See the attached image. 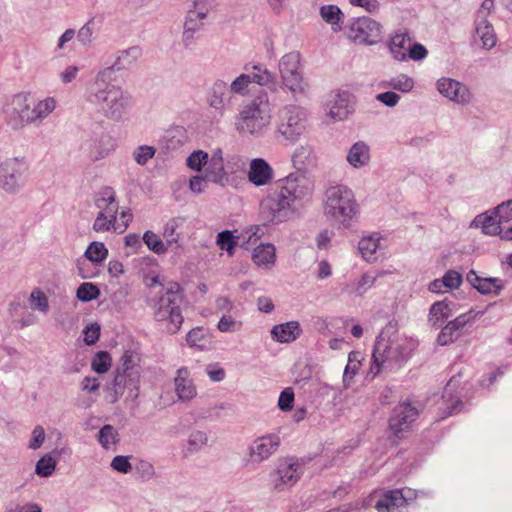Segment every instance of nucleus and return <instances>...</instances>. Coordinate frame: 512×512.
Segmentation results:
<instances>
[{"mask_svg": "<svg viewBox=\"0 0 512 512\" xmlns=\"http://www.w3.org/2000/svg\"><path fill=\"white\" fill-rule=\"evenodd\" d=\"M225 175L224 160L222 151H215L211 158L208 157V163L205 166L204 176L206 180L219 183L223 180Z\"/></svg>", "mask_w": 512, "mask_h": 512, "instance_id": "24", "label": "nucleus"}, {"mask_svg": "<svg viewBox=\"0 0 512 512\" xmlns=\"http://www.w3.org/2000/svg\"><path fill=\"white\" fill-rule=\"evenodd\" d=\"M322 19L333 26L335 31L340 30V22L343 19V13L336 5H324L320 8Z\"/></svg>", "mask_w": 512, "mask_h": 512, "instance_id": "36", "label": "nucleus"}, {"mask_svg": "<svg viewBox=\"0 0 512 512\" xmlns=\"http://www.w3.org/2000/svg\"><path fill=\"white\" fill-rule=\"evenodd\" d=\"M141 358L132 350L124 351L120 359V366L115 370L113 386L116 394L122 395L125 389L129 390V397L135 399L139 394L141 377Z\"/></svg>", "mask_w": 512, "mask_h": 512, "instance_id": "7", "label": "nucleus"}, {"mask_svg": "<svg viewBox=\"0 0 512 512\" xmlns=\"http://www.w3.org/2000/svg\"><path fill=\"white\" fill-rule=\"evenodd\" d=\"M217 244L221 250H226L228 254L231 256L233 254L237 242L233 234L230 231L225 230L218 234Z\"/></svg>", "mask_w": 512, "mask_h": 512, "instance_id": "48", "label": "nucleus"}, {"mask_svg": "<svg viewBox=\"0 0 512 512\" xmlns=\"http://www.w3.org/2000/svg\"><path fill=\"white\" fill-rule=\"evenodd\" d=\"M95 204L100 211L93 223V229L96 232L115 231L119 208L115 191L111 187L102 188L95 199Z\"/></svg>", "mask_w": 512, "mask_h": 512, "instance_id": "8", "label": "nucleus"}, {"mask_svg": "<svg viewBox=\"0 0 512 512\" xmlns=\"http://www.w3.org/2000/svg\"><path fill=\"white\" fill-rule=\"evenodd\" d=\"M376 99L388 107H394L399 102L400 96L395 92L388 91L378 94Z\"/></svg>", "mask_w": 512, "mask_h": 512, "instance_id": "61", "label": "nucleus"}, {"mask_svg": "<svg viewBox=\"0 0 512 512\" xmlns=\"http://www.w3.org/2000/svg\"><path fill=\"white\" fill-rule=\"evenodd\" d=\"M417 416L418 410L410 403L404 402L397 405L389 419V429L393 436L397 439L403 438Z\"/></svg>", "mask_w": 512, "mask_h": 512, "instance_id": "13", "label": "nucleus"}, {"mask_svg": "<svg viewBox=\"0 0 512 512\" xmlns=\"http://www.w3.org/2000/svg\"><path fill=\"white\" fill-rule=\"evenodd\" d=\"M56 108L53 97L36 101L30 93L19 92L9 97L2 107L7 124L13 129L39 125Z\"/></svg>", "mask_w": 512, "mask_h": 512, "instance_id": "1", "label": "nucleus"}, {"mask_svg": "<svg viewBox=\"0 0 512 512\" xmlns=\"http://www.w3.org/2000/svg\"><path fill=\"white\" fill-rule=\"evenodd\" d=\"M181 303L180 286L178 283H173L160 296L155 306V320L163 323L170 334L177 333L183 324L184 317L181 311Z\"/></svg>", "mask_w": 512, "mask_h": 512, "instance_id": "6", "label": "nucleus"}, {"mask_svg": "<svg viewBox=\"0 0 512 512\" xmlns=\"http://www.w3.org/2000/svg\"><path fill=\"white\" fill-rule=\"evenodd\" d=\"M494 214H497L499 221L504 225L512 220V200H508L501 205H498L494 210Z\"/></svg>", "mask_w": 512, "mask_h": 512, "instance_id": "51", "label": "nucleus"}, {"mask_svg": "<svg viewBox=\"0 0 512 512\" xmlns=\"http://www.w3.org/2000/svg\"><path fill=\"white\" fill-rule=\"evenodd\" d=\"M273 179L272 167L262 158L251 160L248 180L255 186L267 185Z\"/></svg>", "mask_w": 512, "mask_h": 512, "instance_id": "19", "label": "nucleus"}, {"mask_svg": "<svg viewBox=\"0 0 512 512\" xmlns=\"http://www.w3.org/2000/svg\"><path fill=\"white\" fill-rule=\"evenodd\" d=\"M186 341L192 348L195 347L199 350H206L211 345V336L203 327H196L188 332Z\"/></svg>", "mask_w": 512, "mask_h": 512, "instance_id": "32", "label": "nucleus"}, {"mask_svg": "<svg viewBox=\"0 0 512 512\" xmlns=\"http://www.w3.org/2000/svg\"><path fill=\"white\" fill-rule=\"evenodd\" d=\"M84 334V341L87 345H93L95 344L100 336V326L96 323H92L83 331Z\"/></svg>", "mask_w": 512, "mask_h": 512, "instance_id": "54", "label": "nucleus"}, {"mask_svg": "<svg viewBox=\"0 0 512 512\" xmlns=\"http://www.w3.org/2000/svg\"><path fill=\"white\" fill-rule=\"evenodd\" d=\"M99 387H100V383H99L98 378H96V377H85L81 381V388H82V390H84L86 392H89V393L95 392L99 389Z\"/></svg>", "mask_w": 512, "mask_h": 512, "instance_id": "63", "label": "nucleus"}, {"mask_svg": "<svg viewBox=\"0 0 512 512\" xmlns=\"http://www.w3.org/2000/svg\"><path fill=\"white\" fill-rule=\"evenodd\" d=\"M112 359L108 352H98L91 362V368L98 374H103L111 368Z\"/></svg>", "mask_w": 512, "mask_h": 512, "instance_id": "41", "label": "nucleus"}, {"mask_svg": "<svg viewBox=\"0 0 512 512\" xmlns=\"http://www.w3.org/2000/svg\"><path fill=\"white\" fill-rule=\"evenodd\" d=\"M473 319L471 313H463L456 317L454 320L450 321L449 324L453 325V327L461 333V330Z\"/></svg>", "mask_w": 512, "mask_h": 512, "instance_id": "62", "label": "nucleus"}, {"mask_svg": "<svg viewBox=\"0 0 512 512\" xmlns=\"http://www.w3.org/2000/svg\"><path fill=\"white\" fill-rule=\"evenodd\" d=\"M443 280L446 288L456 289L462 283V276L455 270H449L444 274Z\"/></svg>", "mask_w": 512, "mask_h": 512, "instance_id": "55", "label": "nucleus"}, {"mask_svg": "<svg viewBox=\"0 0 512 512\" xmlns=\"http://www.w3.org/2000/svg\"><path fill=\"white\" fill-rule=\"evenodd\" d=\"M411 37L407 32L396 33L390 40V51L398 61L407 59V52L411 45Z\"/></svg>", "mask_w": 512, "mask_h": 512, "instance_id": "25", "label": "nucleus"}, {"mask_svg": "<svg viewBox=\"0 0 512 512\" xmlns=\"http://www.w3.org/2000/svg\"><path fill=\"white\" fill-rule=\"evenodd\" d=\"M370 160L369 147L364 142L355 143L349 150L347 161L355 168L368 164Z\"/></svg>", "mask_w": 512, "mask_h": 512, "instance_id": "29", "label": "nucleus"}, {"mask_svg": "<svg viewBox=\"0 0 512 512\" xmlns=\"http://www.w3.org/2000/svg\"><path fill=\"white\" fill-rule=\"evenodd\" d=\"M143 242L149 250L157 255H163L167 252L168 246L165 242L153 231L147 230L143 235Z\"/></svg>", "mask_w": 512, "mask_h": 512, "instance_id": "37", "label": "nucleus"}, {"mask_svg": "<svg viewBox=\"0 0 512 512\" xmlns=\"http://www.w3.org/2000/svg\"><path fill=\"white\" fill-rule=\"evenodd\" d=\"M468 281L482 294H498L502 288L501 281L497 278H480L475 272L471 271L467 275Z\"/></svg>", "mask_w": 512, "mask_h": 512, "instance_id": "26", "label": "nucleus"}, {"mask_svg": "<svg viewBox=\"0 0 512 512\" xmlns=\"http://www.w3.org/2000/svg\"><path fill=\"white\" fill-rule=\"evenodd\" d=\"M207 436L204 432L201 431H195L190 435L189 438V445L190 449L197 450L201 446L205 445L207 443Z\"/></svg>", "mask_w": 512, "mask_h": 512, "instance_id": "60", "label": "nucleus"}, {"mask_svg": "<svg viewBox=\"0 0 512 512\" xmlns=\"http://www.w3.org/2000/svg\"><path fill=\"white\" fill-rule=\"evenodd\" d=\"M251 83V76L248 74H241L230 85V92L242 93L248 84Z\"/></svg>", "mask_w": 512, "mask_h": 512, "instance_id": "57", "label": "nucleus"}, {"mask_svg": "<svg viewBox=\"0 0 512 512\" xmlns=\"http://www.w3.org/2000/svg\"><path fill=\"white\" fill-rule=\"evenodd\" d=\"M294 402V391L292 388H285L279 396L278 407L282 411H289L293 407Z\"/></svg>", "mask_w": 512, "mask_h": 512, "instance_id": "52", "label": "nucleus"}, {"mask_svg": "<svg viewBox=\"0 0 512 512\" xmlns=\"http://www.w3.org/2000/svg\"><path fill=\"white\" fill-rule=\"evenodd\" d=\"M100 294L98 287L92 283H82L77 289V298L83 302L96 299Z\"/></svg>", "mask_w": 512, "mask_h": 512, "instance_id": "46", "label": "nucleus"}, {"mask_svg": "<svg viewBox=\"0 0 512 512\" xmlns=\"http://www.w3.org/2000/svg\"><path fill=\"white\" fill-rule=\"evenodd\" d=\"M406 355L405 340L394 326L387 325L376 338L369 373L374 378L383 370L393 369Z\"/></svg>", "mask_w": 512, "mask_h": 512, "instance_id": "2", "label": "nucleus"}, {"mask_svg": "<svg viewBox=\"0 0 512 512\" xmlns=\"http://www.w3.org/2000/svg\"><path fill=\"white\" fill-rule=\"evenodd\" d=\"M250 76L251 82L259 85H269L273 83V75L266 68H262L259 65L253 66V71Z\"/></svg>", "mask_w": 512, "mask_h": 512, "instance_id": "47", "label": "nucleus"}, {"mask_svg": "<svg viewBox=\"0 0 512 512\" xmlns=\"http://www.w3.org/2000/svg\"><path fill=\"white\" fill-rule=\"evenodd\" d=\"M183 220L181 218L170 219L164 226L163 237L168 247H180V233L178 229L182 225Z\"/></svg>", "mask_w": 512, "mask_h": 512, "instance_id": "34", "label": "nucleus"}, {"mask_svg": "<svg viewBox=\"0 0 512 512\" xmlns=\"http://www.w3.org/2000/svg\"><path fill=\"white\" fill-rule=\"evenodd\" d=\"M438 91L450 100L465 104L471 100V93L466 86L451 78H441L437 81Z\"/></svg>", "mask_w": 512, "mask_h": 512, "instance_id": "17", "label": "nucleus"}, {"mask_svg": "<svg viewBox=\"0 0 512 512\" xmlns=\"http://www.w3.org/2000/svg\"><path fill=\"white\" fill-rule=\"evenodd\" d=\"M348 33L355 42L374 44L380 37V26L369 17H359L351 21Z\"/></svg>", "mask_w": 512, "mask_h": 512, "instance_id": "15", "label": "nucleus"}, {"mask_svg": "<svg viewBox=\"0 0 512 512\" xmlns=\"http://www.w3.org/2000/svg\"><path fill=\"white\" fill-rule=\"evenodd\" d=\"M388 86L403 93H407L413 89L414 80L405 74H398L389 80Z\"/></svg>", "mask_w": 512, "mask_h": 512, "instance_id": "43", "label": "nucleus"}, {"mask_svg": "<svg viewBox=\"0 0 512 512\" xmlns=\"http://www.w3.org/2000/svg\"><path fill=\"white\" fill-rule=\"evenodd\" d=\"M270 333L272 339L276 342L291 343L301 335L302 329L298 321H289L274 325Z\"/></svg>", "mask_w": 512, "mask_h": 512, "instance_id": "21", "label": "nucleus"}, {"mask_svg": "<svg viewBox=\"0 0 512 512\" xmlns=\"http://www.w3.org/2000/svg\"><path fill=\"white\" fill-rule=\"evenodd\" d=\"M379 242L380 237L378 234L363 237L359 241V251L365 260L371 261L376 259L374 255L379 248Z\"/></svg>", "mask_w": 512, "mask_h": 512, "instance_id": "35", "label": "nucleus"}, {"mask_svg": "<svg viewBox=\"0 0 512 512\" xmlns=\"http://www.w3.org/2000/svg\"><path fill=\"white\" fill-rule=\"evenodd\" d=\"M28 165L23 159L12 158L0 166V187L6 192H15L25 181Z\"/></svg>", "mask_w": 512, "mask_h": 512, "instance_id": "11", "label": "nucleus"}, {"mask_svg": "<svg viewBox=\"0 0 512 512\" xmlns=\"http://www.w3.org/2000/svg\"><path fill=\"white\" fill-rule=\"evenodd\" d=\"M427 50L426 48L419 43L411 44L410 48L408 49L407 55L412 60H422L427 56Z\"/></svg>", "mask_w": 512, "mask_h": 512, "instance_id": "59", "label": "nucleus"}, {"mask_svg": "<svg viewBox=\"0 0 512 512\" xmlns=\"http://www.w3.org/2000/svg\"><path fill=\"white\" fill-rule=\"evenodd\" d=\"M279 70L284 85L294 96L306 93L307 84L303 81L300 54L298 52L284 55L280 60Z\"/></svg>", "mask_w": 512, "mask_h": 512, "instance_id": "10", "label": "nucleus"}, {"mask_svg": "<svg viewBox=\"0 0 512 512\" xmlns=\"http://www.w3.org/2000/svg\"><path fill=\"white\" fill-rule=\"evenodd\" d=\"M450 314L451 311L447 302H435L430 308V321L433 325H437L447 319Z\"/></svg>", "mask_w": 512, "mask_h": 512, "instance_id": "40", "label": "nucleus"}, {"mask_svg": "<svg viewBox=\"0 0 512 512\" xmlns=\"http://www.w3.org/2000/svg\"><path fill=\"white\" fill-rule=\"evenodd\" d=\"M174 383L176 394L180 400L190 401L196 397V386L190 377V371L186 367H181L177 370Z\"/></svg>", "mask_w": 512, "mask_h": 512, "instance_id": "20", "label": "nucleus"}, {"mask_svg": "<svg viewBox=\"0 0 512 512\" xmlns=\"http://www.w3.org/2000/svg\"><path fill=\"white\" fill-rule=\"evenodd\" d=\"M299 185L295 179L286 182L273 190L261 203V213L268 222L286 220L294 201L300 197Z\"/></svg>", "mask_w": 512, "mask_h": 512, "instance_id": "5", "label": "nucleus"}, {"mask_svg": "<svg viewBox=\"0 0 512 512\" xmlns=\"http://www.w3.org/2000/svg\"><path fill=\"white\" fill-rule=\"evenodd\" d=\"M56 468V461L53 457L45 455L36 463L35 472L40 477H49Z\"/></svg>", "mask_w": 512, "mask_h": 512, "instance_id": "44", "label": "nucleus"}, {"mask_svg": "<svg viewBox=\"0 0 512 512\" xmlns=\"http://www.w3.org/2000/svg\"><path fill=\"white\" fill-rule=\"evenodd\" d=\"M208 153L203 150L193 151L186 160V165L194 171H202L208 163Z\"/></svg>", "mask_w": 512, "mask_h": 512, "instance_id": "42", "label": "nucleus"}, {"mask_svg": "<svg viewBox=\"0 0 512 512\" xmlns=\"http://www.w3.org/2000/svg\"><path fill=\"white\" fill-rule=\"evenodd\" d=\"M280 446V438L269 434L258 437L249 447V456L252 462L260 463L274 454Z\"/></svg>", "mask_w": 512, "mask_h": 512, "instance_id": "16", "label": "nucleus"}, {"mask_svg": "<svg viewBox=\"0 0 512 512\" xmlns=\"http://www.w3.org/2000/svg\"><path fill=\"white\" fill-rule=\"evenodd\" d=\"M111 467L121 473H128L131 470V464L129 462L128 457L126 456H116L113 458L111 462Z\"/></svg>", "mask_w": 512, "mask_h": 512, "instance_id": "58", "label": "nucleus"}, {"mask_svg": "<svg viewBox=\"0 0 512 512\" xmlns=\"http://www.w3.org/2000/svg\"><path fill=\"white\" fill-rule=\"evenodd\" d=\"M108 256V249L102 242H91L85 251V257L93 263H101Z\"/></svg>", "mask_w": 512, "mask_h": 512, "instance_id": "38", "label": "nucleus"}, {"mask_svg": "<svg viewBox=\"0 0 512 512\" xmlns=\"http://www.w3.org/2000/svg\"><path fill=\"white\" fill-rule=\"evenodd\" d=\"M376 278L374 276H371L369 274H364L360 278L357 286V292L359 294H362L365 292L368 288L372 287L375 283Z\"/></svg>", "mask_w": 512, "mask_h": 512, "instance_id": "64", "label": "nucleus"}, {"mask_svg": "<svg viewBox=\"0 0 512 512\" xmlns=\"http://www.w3.org/2000/svg\"><path fill=\"white\" fill-rule=\"evenodd\" d=\"M217 328L221 332H236L242 328V322L230 315L224 314L220 318Z\"/></svg>", "mask_w": 512, "mask_h": 512, "instance_id": "50", "label": "nucleus"}, {"mask_svg": "<svg viewBox=\"0 0 512 512\" xmlns=\"http://www.w3.org/2000/svg\"><path fill=\"white\" fill-rule=\"evenodd\" d=\"M324 214L334 224L351 227L358 218L359 206L353 191L343 185L332 186L326 191Z\"/></svg>", "mask_w": 512, "mask_h": 512, "instance_id": "3", "label": "nucleus"}, {"mask_svg": "<svg viewBox=\"0 0 512 512\" xmlns=\"http://www.w3.org/2000/svg\"><path fill=\"white\" fill-rule=\"evenodd\" d=\"M45 440V431L42 426H36L31 435V440L29 442V448L30 449H38L42 446L43 442Z\"/></svg>", "mask_w": 512, "mask_h": 512, "instance_id": "56", "label": "nucleus"}, {"mask_svg": "<svg viewBox=\"0 0 512 512\" xmlns=\"http://www.w3.org/2000/svg\"><path fill=\"white\" fill-rule=\"evenodd\" d=\"M306 121L307 114L302 107L296 105L285 106L279 112L277 131L284 139L295 142L305 131Z\"/></svg>", "mask_w": 512, "mask_h": 512, "instance_id": "9", "label": "nucleus"}, {"mask_svg": "<svg viewBox=\"0 0 512 512\" xmlns=\"http://www.w3.org/2000/svg\"><path fill=\"white\" fill-rule=\"evenodd\" d=\"M271 124V108L266 95L258 96L244 106L236 121V129L241 134L260 137Z\"/></svg>", "mask_w": 512, "mask_h": 512, "instance_id": "4", "label": "nucleus"}, {"mask_svg": "<svg viewBox=\"0 0 512 512\" xmlns=\"http://www.w3.org/2000/svg\"><path fill=\"white\" fill-rule=\"evenodd\" d=\"M314 155L311 146L301 145L297 147L292 155L293 166L300 171L314 165Z\"/></svg>", "mask_w": 512, "mask_h": 512, "instance_id": "30", "label": "nucleus"}, {"mask_svg": "<svg viewBox=\"0 0 512 512\" xmlns=\"http://www.w3.org/2000/svg\"><path fill=\"white\" fill-rule=\"evenodd\" d=\"M460 335L461 333L448 323L439 333L437 342L441 346H445L457 340Z\"/></svg>", "mask_w": 512, "mask_h": 512, "instance_id": "49", "label": "nucleus"}, {"mask_svg": "<svg viewBox=\"0 0 512 512\" xmlns=\"http://www.w3.org/2000/svg\"><path fill=\"white\" fill-rule=\"evenodd\" d=\"M117 431L111 425H104L99 431V442L103 448L109 449L117 442Z\"/></svg>", "mask_w": 512, "mask_h": 512, "instance_id": "45", "label": "nucleus"}, {"mask_svg": "<svg viewBox=\"0 0 512 512\" xmlns=\"http://www.w3.org/2000/svg\"><path fill=\"white\" fill-rule=\"evenodd\" d=\"M275 257V247L272 244H261L253 252V261L258 266L269 267L273 265Z\"/></svg>", "mask_w": 512, "mask_h": 512, "instance_id": "33", "label": "nucleus"}, {"mask_svg": "<svg viewBox=\"0 0 512 512\" xmlns=\"http://www.w3.org/2000/svg\"><path fill=\"white\" fill-rule=\"evenodd\" d=\"M481 223L483 233L487 235H499L502 239L512 240V226H505L497 214L494 212L491 215L483 214L477 218Z\"/></svg>", "mask_w": 512, "mask_h": 512, "instance_id": "18", "label": "nucleus"}, {"mask_svg": "<svg viewBox=\"0 0 512 512\" xmlns=\"http://www.w3.org/2000/svg\"><path fill=\"white\" fill-rule=\"evenodd\" d=\"M349 112L348 94L337 93L329 103V115L334 120H343Z\"/></svg>", "mask_w": 512, "mask_h": 512, "instance_id": "28", "label": "nucleus"}, {"mask_svg": "<svg viewBox=\"0 0 512 512\" xmlns=\"http://www.w3.org/2000/svg\"><path fill=\"white\" fill-rule=\"evenodd\" d=\"M230 89L227 83L222 80L214 82L208 101L210 105L216 109L222 108L225 101L229 98Z\"/></svg>", "mask_w": 512, "mask_h": 512, "instance_id": "31", "label": "nucleus"}, {"mask_svg": "<svg viewBox=\"0 0 512 512\" xmlns=\"http://www.w3.org/2000/svg\"><path fill=\"white\" fill-rule=\"evenodd\" d=\"M475 30L484 48L491 49L496 45L497 37L494 28L487 19H477Z\"/></svg>", "mask_w": 512, "mask_h": 512, "instance_id": "27", "label": "nucleus"}, {"mask_svg": "<svg viewBox=\"0 0 512 512\" xmlns=\"http://www.w3.org/2000/svg\"><path fill=\"white\" fill-rule=\"evenodd\" d=\"M195 9L188 12L185 21L184 38L188 40L192 37V32L196 31L205 17L208 10V0H196L194 3Z\"/></svg>", "mask_w": 512, "mask_h": 512, "instance_id": "22", "label": "nucleus"}, {"mask_svg": "<svg viewBox=\"0 0 512 512\" xmlns=\"http://www.w3.org/2000/svg\"><path fill=\"white\" fill-rule=\"evenodd\" d=\"M406 504V498L402 489H394L385 492L375 505L378 512H399Z\"/></svg>", "mask_w": 512, "mask_h": 512, "instance_id": "23", "label": "nucleus"}, {"mask_svg": "<svg viewBox=\"0 0 512 512\" xmlns=\"http://www.w3.org/2000/svg\"><path fill=\"white\" fill-rule=\"evenodd\" d=\"M30 307L41 313H47L49 310V301L46 294L40 289L35 288L32 290L29 297Z\"/></svg>", "mask_w": 512, "mask_h": 512, "instance_id": "39", "label": "nucleus"}, {"mask_svg": "<svg viewBox=\"0 0 512 512\" xmlns=\"http://www.w3.org/2000/svg\"><path fill=\"white\" fill-rule=\"evenodd\" d=\"M155 154L152 146H139L134 152V159L140 165H145Z\"/></svg>", "mask_w": 512, "mask_h": 512, "instance_id": "53", "label": "nucleus"}, {"mask_svg": "<svg viewBox=\"0 0 512 512\" xmlns=\"http://www.w3.org/2000/svg\"><path fill=\"white\" fill-rule=\"evenodd\" d=\"M95 100L107 114L113 117L118 116L129 103V97L121 88L114 85L98 91L95 94Z\"/></svg>", "mask_w": 512, "mask_h": 512, "instance_id": "14", "label": "nucleus"}, {"mask_svg": "<svg viewBox=\"0 0 512 512\" xmlns=\"http://www.w3.org/2000/svg\"><path fill=\"white\" fill-rule=\"evenodd\" d=\"M303 473L300 462L295 458H282L271 475V484L274 489L284 490L295 485Z\"/></svg>", "mask_w": 512, "mask_h": 512, "instance_id": "12", "label": "nucleus"}]
</instances>
